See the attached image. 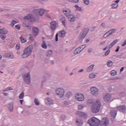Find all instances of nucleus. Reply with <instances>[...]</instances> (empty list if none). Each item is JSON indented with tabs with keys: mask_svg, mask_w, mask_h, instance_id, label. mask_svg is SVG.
Listing matches in <instances>:
<instances>
[{
	"mask_svg": "<svg viewBox=\"0 0 126 126\" xmlns=\"http://www.w3.org/2000/svg\"><path fill=\"white\" fill-rule=\"evenodd\" d=\"M101 109V101L97 99L95 103L92 105L91 111L93 114H97L100 112Z\"/></svg>",
	"mask_w": 126,
	"mask_h": 126,
	"instance_id": "obj_1",
	"label": "nucleus"
},
{
	"mask_svg": "<svg viewBox=\"0 0 126 126\" xmlns=\"http://www.w3.org/2000/svg\"><path fill=\"white\" fill-rule=\"evenodd\" d=\"M45 13V10L43 9H40L39 10L38 9H34L32 10V21H36L37 19H38L39 17V15L40 16H42ZM34 15L35 16V18H34Z\"/></svg>",
	"mask_w": 126,
	"mask_h": 126,
	"instance_id": "obj_2",
	"label": "nucleus"
},
{
	"mask_svg": "<svg viewBox=\"0 0 126 126\" xmlns=\"http://www.w3.org/2000/svg\"><path fill=\"white\" fill-rule=\"evenodd\" d=\"M88 124L91 126H100L101 121L95 117H93L91 120L88 121Z\"/></svg>",
	"mask_w": 126,
	"mask_h": 126,
	"instance_id": "obj_3",
	"label": "nucleus"
},
{
	"mask_svg": "<svg viewBox=\"0 0 126 126\" xmlns=\"http://www.w3.org/2000/svg\"><path fill=\"white\" fill-rule=\"evenodd\" d=\"M65 91L63 88H58L55 90V93L56 96H58L59 98H63L64 97V93Z\"/></svg>",
	"mask_w": 126,
	"mask_h": 126,
	"instance_id": "obj_4",
	"label": "nucleus"
},
{
	"mask_svg": "<svg viewBox=\"0 0 126 126\" xmlns=\"http://www.w3.org/2000/svg\"><path fill=\"white\" fill-rule=\"evenodd\" d=\"M32 53V45H31L29 46L27 48L24 49V53L22 55V58L25 59V58H28L30 55H31Z\"/></svg>",
	"mask_w": 126,
	"mask_h": 126,
	"instance_id": "obj_5",
	"label": "nucleus"
},
{
	"mask_svg": "<svg viewBox=\"0 0 126 126\" xmlns=\"http://www.w3.org/2000/svg\"><path fill=\"white\" fill-rule=\"evenodd\" d=\"M89 32V29H85L83 30L80 34V39H81V40H83V39L86 37V35H87Z\"/></svg>",
	"mask_w": 126,
	"mask_h": 126,
	"instance_id": "obj_6",
	"label": "nucleus"
},
{
	"mask_svg": "<svg viewBox=\"0 0 126 126\" xmlns=\"http://www.w3.org/2000/svg\"><path fill=\"white\" fill-rule=\"evenodd\" d=\"M24 81L26 83V84H29L31 82L30 79V73H27L24 75L23 76Z\"/></svg>",
	"mask_w": 126,
	"mask_h": 126,
	"instance_id": "obj_7",
	"label": "nucleus"
},
{
	"mask_svg": "<svg viewBox=\"0 0 126 126\" xmlns=\"http://www.w3.org/2000/svg\"><path fill=\"white\" fill-rule=\"evenodd\" d=\"M75 97L76 101H78L79 102H82V101H84L85 99L84 95L80 93L76 94Z\"/></svg>",
	"mask_w": 126,
	"mask_h": 126,
	"instance_id": "obj_8",
	"label": "nucleus"
},
{
	"mask_svg": "<svg viewBox=\"0 0 126 126\" xmlns=\"http://www.w3.org/2000/svg\"><path fill=\"white\" fill-rule=\"evenodd\" d=\"M91 93L92 95H98L100 93V91L95 87H92L90 89Z\"/></svg>",
	"mask_w": 126,
	"mask_h": 126,
	"instance_id": "obj_9",
	"label": "nucleus"
},
{
	"mask_svg": "<svg viewBox=\"0 0 126 126\" xmlns=\"http://www.w3.org/2000/svg\"><path fill=\"white\" fill-rule=\"evenodd\" d=\"M111 99L112 95L109 93H107L103 96V100L104 102H105V103H108V102H110V101H111Z\"/></svg>",
	"mask_w": 126,
	"mask_h": 126,
	"instance_id": "obj_10",
	"label": "nucleus"
},
{
	"mask_svg": "<svg viewBox=\"0 0 126 126\" xmlns=\"http://www.w3.org/2000/svg\"><path fill=\"white\" fill-rule=\"evenodd\" d=\"M45 103L47 106L54 104V100L51 97H47L45 100Z\"/></svg>",
	"mask_w": 126,
	"mask_h": 126,
	"instance_id": "obj_11",
	"label": "nucleus"
},
{
	"mask_svg": "<svg viewBox=\"0 0 126 126\" xmlns=\"http://www.w3.org/2000/svg\"><path fill=\"white\" fill-rule=\"evenodd\" d=\"M38 34H39V29L38 28L33 27H32V36L35 38L38 36Z\"/></svg>",
	"mask_w": 126,
	"mask_h": 126,
	"instance_id": "obj_12",
	"label": "nucleus"
},
{
	"mask_svg": "<svg viewBox=\"0 0 126 126\" xmlns=\"http://www.w3.org/2000/svg\"><path fill=\"white\" fill-rule=\"evenodd\" d=\"M109 125V119L107 118H104L102 119L100 126H107Z\"/></svg>",
	"mask_w": 126,
	"mask_h": 126,
	"instance_id": "obj_13",
	"label": "nucleus"
},
{
	"mask_svg": "<svg viewBox=\"0 0 126 126\" xmlns=\"http://www.w3.org/2000/svg\"><path fill=\"white\" fill-rule=\"evenodd\" d=\"M117 110L120 111V112H122V113H126V106L125 105L120 106L117 107Z\"/></svg>",
	"mask_w": 126,
	"mask_h": 126,
	"instance_id": "obj_14",
	"label": "nucleus"
},
{
	"mask_svg": "<svg viewBox=\"0 0 126 126\" xmlns=\"http://www.w3.org/2000/svg\"><path fill=\"white\" fill-rule=\"evenodd\" d=\"M76 114L80 116V117H83L84 119H86V118H87V114L83 112L77 111Z\"/></svg>",
	"mask_w": 126,
	"mask_h": 126,
	"instance_id": "obj_15",
	"label": "nucleus"
},
{
	"mask_svg": "<svg viewBox=\"0 0 126 126\" xmlns=\"http://www.w3.org/2000/svg\"><path fill=\"white\" fill-rule=\"evenodd\" d=\"M50 27H51V29H52L53 31H55V30H56V21H53L52 22H51Z\"/></svg>",
	"mask_w": 126,
	"mask_h": 126,
	"instance_id": "obj_16",
	"label": "nucleus"
},
{
	"mask_svg": "<svg viewBox=\"0 0 126 126\" xmlns=\"http://www.w3.org/2000/svg\"><path fill=\"white\" fill-rule=\"evenodd\" d=\"M67 18H68L69 21L70 22H74L75 21V16L74 15L70 14Z\"/></svg>",
	"mask_w": 126,
	"mask_h": 126,
	"instance_id": "obj_17",
	"label": "nucleus"
},
{
	"mask_svg": "<svg viewBox=\"0 0 126 126\" xmlns=\"http://www.w3.org/2000/svg\"><path fill=\"white\" fill-rule=\"evenodd\" d=\"M76 125L78 126H81L83 125V121L79 118H77L76 120Z\"/></svg>",
	"mask_w": 126,
	"mask_h": 126,
	"instance_id": "obj_18",
	"label": "nucleus"
},
{
	"mask_svg": "<svg viewBox=\"0 0 126 126\" xmlns=\"http://www.w3.org/2000/svg\"><path fill=\"white\" fill-rule=\"evenodd\" d=\"M94 66H95V64H92L90 65L87 68V72H90L91 71H92V70L94 69Z\"/></svg>",
	"mask_w": 126,
	"mask_h": 126,
	"instance_id": "obj_19",
	"label": "nucleus"
},
{
	"mask_svg": "<svg viewBox=\"0 0 126 126\" xmlns=\"http://www.w3.org/2000/svg\"><path fill=\"white\" fill-rule=\"evenodd\" d=\"M63 13L65 15L66 17H67L70 15V13H71L70 12V10L67 9L66 10H63Z\"/></svg>",
	"mask_w": 126,
	"mask_h": 126,
	"instance_id": "obj_20",
	"label": "nucleus"
},
{
	"mask_svg": "<svg viewBox=\"0 0 126 126\" xmlns=\"http://www.w3.org/2000/svg\"><path fill=\"white\" fill-rule=\"evenodd\" d=\"M110 114L111 117H112L113 119H115V118H116V116H117V110L115 109L112 110L110 111Z\"/></svg>",
	"mask_w": 126,
	"mask_h": 126,
	"instance_id": "obj_21",
	"label": "nucleus"
},
{
	"mask_svg": "<svg viewBox=\"0 0 126 126\" xmlns=\"http://www.w3.org/2000/svg\"><path fill=\"white\" fill-rule=\"evenodd\" d=\"M13 105H14V102L13 101H12L9 104L8 106V109L10 111V112H13Z\"/></svg>",
	"mask_w": 126,
	"mask_h": 126,
	"instance_id": "obj_22",
	"label": "nucleus"
},
{
	"mask_svg": "<svg viewBox=\"0 0 126 126\" xmlns=\"http://www.w3.org/2000/svg\"><path fill=\"white\" fill-rule=\"evenodd\" d=\"M8 33V31L5 30V28H3L0 30V34H5Z\"/></svg>",
	"mask_w": 126,
	"mask_h": 126,
	"instance_id": "obj_23",
	"label": "nucleus"
},
{
	"mask_svg": "<svg viewBox=\"0 0 126 126\" xmlns=\"http://www.w3.org/2000/svg\"><path fill=\"white\" fill-rule=\"evenodd\" d=\"M118 41L119 39H115L109 45L108 48L109 49H111V48H112L113 46H115V45H116V44H117V43H118Z\"/></svg>",
	"mask_w": 126,
	"mask_h": 126,
	"instance_id": "obj_24",
	"label": "nucleus"
},
{
	"mask_svg": "<svg viewBox=\"0 0 126 126\" xmlns=\"http://www.w3.org/2000/svg\"><path fill=\"white\" fill-rule=\"evenodd\" d=\"M59 37H61V38H63V37H64L65 36V31H62L59 33Z\"/></svg>",
	"mask_w": 126,
	"mask_h": 126,
	"instance_id": "obj_25",
	"label": "nucleus"
},
{
	"mask_svg": "<svg viewBox=\"0 0 126 126\" xmlns=\"http://www.w3.org/2000/svg\"><path fill=\"white\" fill-rule=\"evenodd\" d=\"M106 64L108 67H112L113 64H114V62L111 60H108L106 63Z\"/></svg>",
	"mask_w": 126,
	"mask_h": 126,
	"instance_id": "obj_26",
	"label": "nucleus"
},
{
	"mask_svg": "<svg viewBox=\"0 0 126 126\" xmlns=\"http://www.w3.org/2000/svg\"><path fill=\"white\" fill-rule=\"evenodd\" d=\"M60 19L62 21L63 25H65V17L63 16H60Z\"/></svg>",
	"mask_w": 126,
	"mask_h": 126,
	"instance_id": "obj_27",
	"label": "nucleus"
},
{
	"mask_svg": "<svg viewBox=\"0 0 126 126\" xmlns=\"http://www.w3.org/2000/svg\"><path fill=\"white\" fill-rule=\"evenodd\" d=\"M81 52V50H80V49L78 47L77 49H76L73 52V54L74 56L77 55V54H79Z\"/></svg>",
	"mask_w": 126,
	"mask_h": 126,
	"instance_id": "obj_28",
	"label": "nucleus"
},
{
	"mask_svg": "<svg viewBox=\"0 0 126 126\" xmlns=\"http://www.w3.org/2000/svg\"><path fill=\"white\" fill-rule=\"evenodd\" d=\"M117 31V29H111L109 31H108V32L110 35H112Z\"/></svg>",
	"mask_w": 126,
	"mask_h": 126,
	"instance_id": "obj_29",
	"label": "nucleus"
},
{
	"mask_svg": "<svg viewBox=\"0 0 126 126\" xmlns=\"http://www.w3.org/2000/svg\"><path fill=\"white\" fill-rule=\"evenodd\" d=\"M19 22L18 20H13L12 22V23L10 24V26H12V27H13L16 24V23H18Z\"/></svg>",
	"mask_w": 126,
	"mask_h": 126,
	"instance_id": "obj_30",
	"label": "nucleus"
},
{
	"mask_svg": "<svg viewBox=\"0 0 126 126\" xmlns=\"http://www.w3.org/2000/svg\"><path fill=\"white\" fill-rule=\"evenodd\" d=\"M23 25H24L25 27H27V28H29V29H31V25L27 24L26 22H24L23 23Z\"/></svg>",
	"mask_w": 126,
	"mask_h": 126,
	"instance_id": "obj_31",
	"label": "nucleus"
},
{
	"mask_svg": "<svg viewBox=\"0 0 126 126\" xmlns=\"http://www.w3.org/2000/svg\"><path fill=\"white\" fill-rule=\"evenodd\" d=\"M33 102L36 106H39L40 105V102L39 101V99H38V98H34Z\"/></svg>",
	"mask_w": 126,
	"mask_h": 126,
	"instance_id": "obj_32",
	"label": "nucleus"
},
{
	"mask_svg": "<svg viewBox=\"0 0 126 126\" xmlns=\"http://www.w3.org/2000/svg\"><path fill=\"white\" fill-rule=\"evenodd\" d=\"M96 77V74L95 73H92L89 75V78L90 79H93V78H95Z\"/></svg>",
	"mask_w": 126,
	"mask_h": 126,
	"instance_id": "obj_33",
	"label": "nucleus"
},
{
	"mask_svg": "<svg viewBox=\"0 0 126 126\" xmlns=\"http://www.w3.org/2000/svg\"><path fill=\"white\" fill-rule=\"evenodd\" d=\"M24 19H26L27 20H30L32 19V15H28L27 16L24 17Z\"/></svg>",
	"mask_w": 126,
	"mask_h": 126,
	"instance_id": "obj_34",
	"label": "nucleus"
},
{
	"mask_svg": "<svg viewBox=\"0 0 126 126\" xmlns=\"http://www.w3.org/2000/svg\"><path fill=\"white\" fill-rule=\"evenodd\" d=\"M118 6H119V4H117L116 3H114L111 5V7L113 9H116L118 8Z\"/></svg>",
	"mask_w": 126,
	"mask_h": 126,
	"instance_id": "obj_35",
	"label": "nucleus"
},
{
	"mask_svg": "<svg viewBox=\"0 0 126 126\" xmlns=\"http://www.w3.org/2000/svg\"><path fill=\"white\" fill-rule=\"evenodd\" d=\"M74 7L76 8V10H77L78 11H82V8L81 7H79V6H78V5H75Z\"/></svg>",
	"mask_w": 126,
	"mask_h": 126,
	"instance_id": "obj_36",
	"label": "nucleus"
},
{
	"mask_svg": "<svg viewBox=\"0 0 126 126\" xmlns=\"http://www.w3.org/2000/svg\"><path fill=\"white\" fill-rule=\"evenodd\" d=\"M10 90H13V89L11 87H8L3 90V92H6V91H9Z\"/></svg>",
	"mask_w": 126,
	"mask_h": 126,
	"instance_id": "obj_37",
	"label": "nucleus"
},
{
	"mask_svg": "<svg viewBox=\"0 0 126 126\" xmlns=\"http://www.w3.org/2000/svg\"><path fill=\"white\" fill-rule=\"evenodd\" d=\"M20 39L21 41L23 43H26L27 42V40L25 38H24V37H23V36H21L20 37Z\"/></svg>",
	"mask_w": 126,
	"mask_h": 126,
	"instance_id": "obj_38",
	"label": "nucleus"
},
{
	"mask_svg": "<svg viewBox=\"0 0 126 126\" xmlns=\"http://www.w3.org/2000/svg\"><path fill=\"white\" fill-rule=\"evenodd\" d=\"M71 96H72V94L70 92H68L65 94V96L67 98H69V97H71Z\"/></svg>",
	"mask_w": 126,
	"mask_h": 126,
	"instance_id": "obj_39",
	"label": "nucleus"
},
{
	"mask_svg": "<svg viewBox=\"0 0 126 126\" xmlns=\"http://www.w3.org/2000/svg\"><path fill=\"white\" fill-rule=\"evenodd\" d=\"M41 47L43 49H47V45L46 44V43H45V40L43 41L42 44L41 45Z\"/></svg>",
	"mask_w": 126,
	"mask_h": 126,
	"instance_id": "obj_40",
	"label": "nucleus"
},
{
	"mask_svg": "<svg viewBox=\"0 0 126 126\" xmlns=\"http://www.w3.org/2000/svg\"><path fill=\"white\" fill-rule=\"evenodd\" d=\"M52 55H53V52H52V51L51 50H48L46 53V55L48 57H51V56H52Z\"/></svg>",
	"mask_w": 126,
	"mask_h": 126,
	"instance_id": "obj_41",
	"label": "nucleus"
},
{
	"mask_svg": "<svg viewBox=\"0 0 126 126\" xmlns=\"http://www.w3.org/2000/svg\"><path fill=\"white\" fill-rule=\"evenodd\" d=\"M7 57L9 59H13V58H14V56H13V54H12V53L7 54Z\"/></svg>",
	"mask_w": 126,
	"mask_h": 126,
	"instance_id": "obj_42",
	"label": "nucleus"
},
{
	"mask_svg": "<svg viewBox=\"0 0 126 126\" xmlns=\"http://www.w3.org/2000/svg\"><path fill=\"white\" fill-rule=\"evenodd\" d=\"M110 35H111V34H110V33L108 31L103 35V38H107V37H109Z\"/></svg>",
	"mask_w": 126,
	"mask_h": 126,
	"instance_id": "obj_43",
	"label": "nucleus"
},
{
	"mask_svg": "<svg viewBox=\"0 0 126 126\" xmlns=\"http://www.w3.org/2000/svg\"><path fill=\"white\" fill-rule=\"evenodd\" d=\"M83 2L85 4H86V5H89V4L90 3V0H83Z\"/></svg>",
	"mask_w": 126,
	"mask_h": 126,
	"instance_id": "obj_44",
	"label": "nucleus"
},
{
	"mask_svg": "<svg viewBox=\"0 0 126 126\" xmlns=\"http://www.w3.org/2000/svg\"><path fill=\"white\" fill-rule=\"evenodd\" d=\"M24 98V92H22L19 95L20 99H23Z\"/></svg>",
	"mask_w": 126,
	"mask_h": 126,
	"instance_id": "obj_45",
	"label": "nucleus"
},
{
	"mask_svg": "<svg viewBox=\"0 0 126 126\" xmlns=\"http://www.w3.org/2000/svg\"><path fill=\"white\" fill-rule=\"evenodd\" d=\"M84 108L83 104H80L78 105V110H82Z\"/></svg>",
	"mask_w": 126,
	"mask_h": 126,
	"instance_id": "obj_46",
	"label": "nucleus"
},
{
	"mask_svg": "<svg viewBox=\"0 0 126 126\" xmlns=\"http://www.w3.org/2000/svg\"><path fill=\"white\" fill-rule=\"evenodd\" d=\"M86 47V45H81L79 47H78V48L81 50V51H82V50H83L84 49H85V47Z\"/></svg>",
	"mask_w": 126,
	"mask_h": 126,
	"instance_id": "obj_47",
	"label": "nucleus"
},
{
	"mask_svg": "<svg viewBox=\"0 0 126 126\" xmlns=\"http://www.w3.org/2000/svg\"><path fill=\"white\" fill-rule=\"evenodd\" d=\"M93 103V99H89L87 101V104L88 105H90V104H92Z\"/></svg>",
	"mask_w": 126,
	"mask_h": 126,
	"instance_id": "obj_48",
	"label": "nucleus"
},
{
	"mask_svg": "<svg viewBox=\"0 0 126 126\" xmlns=\"http://www.w3.org/2000/svg\"><path fill=\"white\" fill-rule=\"evenodd\" d=\"M111 75H116L117 74V71L115 70H112L111 72Z\"/></svg>",
	"mask_w": 126,
	"mask_h": 126,
	"instance_id": "obj_49",
	"label": "nucleus"
},
{
	"mask_svg": "<svg viewBox=\"0 0 126 126\" xmlns=\"http://www.w3.org/2000/svg\"><path fill=\"white\" fill-rule=\"evenodd\" d=\"M66 118V117H65V115H62L61 117V119L62 121H64Z\"/></svg>",
	"mask_w": 126,
	"mask_h": 126,
	"instance_id": "obj_50",
	"label": "nucleus"
},
{
	"mask_svg": "<svg viewBox=\"0 0 126 126\" xmlns=\"http://www.w3.org/2000/svg\"><path fill=\"white\" fill-rule=\"evenodd\" d=\"M55 41H56V42H58V41H59V34L58 33L56 34Z\"/></svg>",
	"mask_w": 126,
	"mask_h": 126,
	"instance_id": "obj_51",
	"label": "nucleus"
},
{
	"mask_svg": "<svg viewBox=\"0 0 126 126\" xmlns=\"http://www.w3.org/2000/svg\"><path fill=\"white\" fill-rule=\"evenodd\" d=\"M80 27H81V24H78L76 28V30H78Z\"/></svg>",
	"mask_w": 126,
	"mask_h": 126,
	"instance_id": "obj_52",
	"label": "nucleus"
},
{
	"mask_svg": "<svg viewBox=\"0 0 126 126\" xmlns=\"http://www.w3.org/2000/svg\"><path fill=\"white\" fill-rule=\"evenodd\" d=\"M0 38L2 40H5V38H6V36L3 35H0Z\"/></svg>",
	"mask_w": 126,
	"mask_h": 126,
	"instance_id": "obj_53",
	"label": "nucleus"
},
{
	"mask_svg": "<svg viewBox=\"0 0 126 126\" xmlns=\"http://www.w3.org/2000/svg\"><path fill=\"white\" fill-rule=\"evenodd\" d=\"M92 52H93V49L92 48H90L88 49V53H89V54H91V53H92Z\"/></svg>",
	"mask_w": 126,
	"mask_h": 126,
	"instance_id": "obj_54",
	"label": "nucleus"
},
{
	"mask_svg": "<svg viewBox=\"0 0 126 126\" xmlns=\"http://www.w3.org/2000/svg\"><path fill=\"white\" fill-rule=\"evenodd\" d=\"M110 50H107L105 53V56H107L109 54H110Z\"/></svg>",
	"mask_w": 126,
	"mask_h": 126,
	"instance_id": "obj_55",
	"label": "nucleus"
},
{
	"mask_svg": "<svg viewBox=\"0 0 126 126\" xmlns=\"http://www.w3.org/2000/svg\"><path fill=\"white\" fill-rule=\"evenodd\" d=\"M15 27L18 30H20V26H19V25H16Z\"/></svg>",
	"mask_w": 126,
	"mask_h": 126,
	"instance_id": "obj_56",
	"label": "nucleus"
},
{
	"mask_svg": "<svg viewBox=\"0 0 126 126\" xmlns=\"http://www.w3.org/2000/svg\"><path fill=\"white\" fill-rule=\"evenodd\" d=\"M101 26H102V27H103V28H105L106 24H105V23H102L101 24Z\"/></svg>",
	"mask_w": 126,
	"mask_h": 126,
	"instance_id": "obj_57",
	"label": "nucleus"
},
{
	"mask_svg": "<svg viewBox=\"0 0 126 126\" xmlns=\"http://www.w3.org/2000/svg\"><path fill=\"white\" fill-rule=\"evenodd\" d=\"M64 105H66V106H68V105H69V102L67 101H65L64 102Z\"/></svg>",
	"mask_w": 126,
	"mask_h": 126,
	"instance_id": "obj_58",
	"label": "nucleus"
},
{
	"mask_svg": "<svg viewBox=\"0 0 126 126\" xmlns=\"http://www.w3.org/2000/svg\"><path fill=\"white\" fill-rule=\"evenodd\" d=\"M126 45V39L124 41L123 43L122 44V47H125Z\"/></svg>",
	"mask_w": 126,
	"mask_h": 126,
	"instance_id": "obj_59",
	"label": "nucleus"
},
{
	"mask_svg": "<svg viewBox=\"0 0 126 126\" xmlns=\"http://www.w3.org/2000/svg\"><path fill=\"white\" fill-rule=\"evenodd\" d=\"M120 48H121L120 46H118L117 47V49L115 50V52H118L119 51H120Z\"/></svg>",
	"mask_w": 126,
	"mask_h": 126,
	"instance_id": "obj_60",
	"label": "nucleus"
},
{
	"mask_svg": "<svg viewBox=\"0 0 126 126\" xmlns=\"http://www.w3.org/2000/svg\"><path fill=\"white\" fill-rule=\"evenodd\" d=\"M117 79H120V78L119 77H115L112 79V80H116Z\"/></svg>",
	"mask_w": 126,
	"mask_h": 126,
	"instance_id": "obj_61",
	"label": "nucleus"
},
{
	"mask_svg": "<svg viewBox=\"0 0 126 126\" xmlns=\"http://www.w3.org/2000/svg\"><path fill=\"white\" fill-rule=\"evenodd\" d=\"M107 49H109V46H106V47H105L103 49V51H106V50H107Z\"/></svg>",
	"mask_w": 126,
	"mask_h": 126,
	"instance_id": "obj_62",
	"label": "nucleus"
},
{
	"mask_svg": "<svg viewBox=\"0 0 126 126\" xmlns=\"http://www.w3.org/2000/svg\"><path fill=\"white\" fill-rule=\"evenodd\" d=\"M3 94L4 95V96H7L8 94L6 93L3 92Z\"/></svg>",
	"mask_w": 126,
	"mask_h": 126,
	"instance_id": "obj_63",
	"label": "nucleus"
},
{
	"mask_svg": "<svg viewBox=\"0 0 126 126\" xmlns=\"http://www.w3.org/2000/svg\"><path fill=\"white\" fill-rule=\"evenodd\" d=\"M50 63L51 64H54V63H55V62H54V61H50Z\"/></svg>",
	"mask_w": 126,
	"mask_h": 126,
	"instance_id": "obj_64",
	"label": "nucleus"
}]
</instances>
